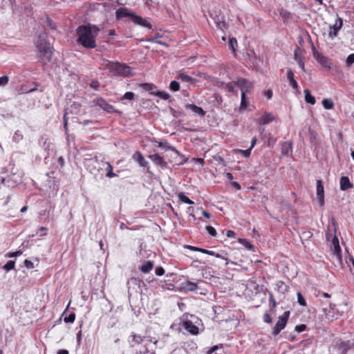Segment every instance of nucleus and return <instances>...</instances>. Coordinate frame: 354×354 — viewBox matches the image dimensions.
<instances>
[{
    "instance_id": "1",
    "label": "nucleus",
    "mask_w": 354,
    "mask_h": 354,
    "mask_svg": "<svg viewBox=\"0 0 354 354\" xmlns=\"http://www.w3.org/2000/svg\"><path fill=\"white\" fill-rule=\"evenodd\" d=\"M100 31L95 26H81L77 29L78 42L86 48L96 46L95 38Z\"/></svg>"
},
{
    "instance_id": "2",
    "label": "nucleus",
    "mask_w": 354,
    "mask_h": 354,
    "mask_svg": "<svg viewBox=\"0 0 354 354\" xmlns=\"http://www.w3.org/2000/svg\"><path fill=\"white\" fill-rule=\"evenodd\" d=\"M35 45L39 53V57L43 64L48 63L51 59L52 52L49 42L46 40L45 34H40L35 41Z\"/></svg>"
},
{
    "instance_id": "3",
    "label": "nucleus",
    "mask_w": 354,
    "mask_h": 354,
    "mask_svg": "<svg viewBox=\"0 0 354 354\" xmlns=\"http://www.w3.org/2000/svg\"><path fill=\"white\" fill-rule=\"evenodd\" d=\"M111 66L109 68V73L113 75H122L127 77L130 75L131 68L129 66L121 64L118 62L111 63Z\"/></svg>"
},
{
    "instance_id": "4",
    "label": "nucleus",
    "mask_w": 354,
    "mask_h": 354,
    "mask_svg": "<svg viewBox=\"0 0 354 354\" xmlns=\"http://www.w3.org/2000/svg\"><path fill=\"white\" fill-rule=\"evenodd\" d=\"M290 312L286 311L282 316H280L278 319V321L272 328V334L274 336H277L286 326L288 318H289Z\"/></svg>"
},
{
    "instance_id": "5",
    "label": "nucleus",
    "mask_w": 354,
    "mask_h": 354,
    "mask_svg": "<svg viewBox=\"0 0 354 354\" xmlns=\"http://www.w3.org/2000/svg\"><path fill=\"white\" fill-rule=\"evenodd\" d=\"M21 182L19 176L15 174L8 176L7 178L0 177V183L6 185L8 187H15Z\"/></svg>"
},
{
    "instance_id": "6",
    "label": "nucleus",
    "mask_w": 354,
    "mask_h": 354,
    "mask_svg": "<svg viewBox=\"0 0 354 354\" xmlns=\"http://www.w3.org/2000/svg\"><path fill=\"white\" fill-rule=\"evenodd\" d=\"M236 85L241 89V93L243 92L245 94L250 93L253 88L252 82L245 78H238Z\"/></svg>"
},
{
    "instance_id": "7",
    "label": "nucleus",
    "mask_w": 354,
    "mask_h": 354,
    "mask_svg": "<svg viewBox=\"0 0 354 354\" xmlns=\"http://www.w3.org/2000/svg\"><path fill=\"white\" fill-rule=\"evenodd\" d=\"M333 243L334 245L333 251V261H337L338 263L342 264V256L340 254L341 253V248L339 245L338 239L335 237Z\"/></svg>"
},
{
    "instance_id": "8",
    "label": "nucleus",
    "mask_w": 354,
    "mask_h": 354,
    "mask_svg": "<svg viewBox=\"0 0 354 354\" xmlns=\"http://www.w3.org/2000/svg\"><path fill=\"white\" fill-rule=\"evenodd\" d=\"M343 21L341 18H338L333 26H330L328 32V37L330 39H333L337 37L339 30L342 28Z\"/></svg>"
},
{
    "instance_id": "9",
    "label": "nucleus",
    "mask_w": 354,
    "mask_h": 354,
    "mask_svg": "<svg viewBox=\"0 0 354 354\" xmlns=\"http://www.w3.org/2000/svg\"><path fill=\"white\" fill-rule=\"evenodd\" d=\"M330 309L323 308V312L326 317V319L328 320H333L337 319L338 317V314L335 311V304L330 303L329 304Z\"/></svg>"
},
{
    "instance_id": "10",
    "label": "nucleus",
    "mask_w": 354,
    "mask_h": 354,
    "mask_svg": "<svg viewBox=\"0 0 354 354\" xmlns=\"http://www.w3.org/2000/svg\"><path fill=\"white\" fill-rule=\"evenodd\" d=\"M317 198L319 203L321 206L324 204V190L322 181L321 180H317Z\"/></svg>"
},
{
    "instance_id": "11",
    "label": "nucleus",
    "mask_w": 354,
    "mask_h": 354,
    "mask_svg": "<svg viewBox=\"0 0 354 354\" xmlns=\"http://www.w3.org/2000/svg\"><path fill=\"white\" fill-rule=\"evenodd\" d=\"M132 21L136 25H139L148 29L152 28L151 23L147 19L142 18V17L136 15V14L132 15Z\"/></svg>"
},
{
    "instance_id": "12",
    "label": "nucleus",
    "mask_w": 354,
    "mask_h": 354,
    "mask_svg": "<svg viewBox=\"0 0 354 354\" xmlns=\"http://www.w3.org/2000/svg\"><path fill=\"white\" fill-rule=\"evenodd\" d=\"M182 326L192 335H197L198 333V328L194 324L191 320H185L182 322Z\"/></svg>"
},
{
    "instance_id": "13",
    "label": "nucleus",
    "mask_w": 354,
    "mask_h": 354,
    "mask_svg": "<svg viewBox=\"0 0 354 354\" xmlns=\"http://www.w3.org/2000/svg\"><path fill=\"white\" fill-rule=\"evenodd\" d=\"M95 105L100 107L108 113L115 112L113 106L108 104L104 99L97 98L95 100Z\"/></svg>"
},
{
    "instance_id": "14",
    "label": "nucleus",
    "mask_w": 354,
    "mask_h": 354,
    "mask_svg": "<svg viewBox=\"0 0 354 354\" xmlns=\"http://www.w3.org/2000/svg\"><path fill=\"white\" fill-rule=\"evenodd\" d=\"M315 57L323 68H325L326 69H330L331 68L330 62L326 57L324 56L322 54L319 53H315Z\"/></svg>"
},
{
    "instance_id": "15",
    "label": "nucleus",
    "mask_w": 354,
    "mask_h": 354,
    "mask_svg": "<svg viewBox=\"0 0 354 354\" xmlns=\"http://www.w3.org/2000/svg\"><path fill=\"white\" fill-rule=\"evenodd\" d=\"M144 337L136 334L135 333H131L129 337V342L131 347H134L136 345L140 344L143 342Z\"/></svg>"
},
{
    "instance_id": "16",
    "label": "nucleus",
    "mask_w": 354,
    "mask_h": 354,
    "mask_svg": "<svg viewBox=\"0 0 354 354\" xmlns=\"http://www.w3.org/2000/svg\"><path fill=\"white\" fill-rule=\"evenodd\" d=\"M133 158L134 159V160L138 162L141 167L149 169V162L147 160H145V158L140 151H136L133 155Z\"/></svg>"
},
{
    "instance_id": "17",
    "label": "nucleus",
    "mask_w": 354,
    "mask_h": 354,
    "mask_svg": "<svg viewBox=\"0 0 354 354\" xmlns=\"http://www.w3.org/2000/svg\"><path fill=\"white\" fill-rule=\"evenodd\" d=\"M302 53H303V50L299 48H297L295 50L294 55H295V59L298 63L299 67L302 70H304V62L302 59Z\"/></svg>"
},
{
    "instance_id": "18",
    "label": "nucleus",
    "mask_w": 354,
    "mask_h": 354,
    "mask_svg": "<svg viewBox=\"0 0 354 354\" xmlns=\"http://www.w3.org/2000/svg\"><path fill=\"white\" fill-rule=\"evenodd\" d=\"M340 189L345 191L349 188H353V185L350 182L349 178L347 176H342L339 181Z\"/></svg>"
},
{
    "instance_id": "19",
    "label": "nucleus",
    "mask_w": 354,
    "mask_h": 354,
    "mask_svg": "<svg viewBox=\"0 0 354 354\" xmlns=\"http://www.w3.org/2000/svg\"><path fill=\"white\" fill-rule=\"evenodd\" d=\"M115 14L117 19L129 17L132 19V15H134L135 13L129 12L125 8H120L116 10Z\"/></svg>"
},
{
    "instance_id": "20",
    "label": "nucleus",
    "mask_w": 354,
    "mask_h": 354,
    "mask_svg": "<svg viewBox=\"0 0 354 354\" xmlns=\"http://www.w3.org/2000/svg\"><path fill=\"white\" fill-rule=\"evenodd\" d=\"M152 162H153L156 165L164 167L166 165V162L163 160V158L158 154H151L149 156Z\"/></svg>"
},
{
    "instance_id": "21",
    "label": "nucleus",
    "mask_w": 354,
    "mask_h": 354,
    "mask_svg": "<svg viewBox=\"0 0 354 354\" xmlns=\"http://www.w3.org/2000/svg\"><path fill=\"white\" fill-rule=\"evenodd\" d=\"M186 109H190L194 113H195L196 114H197L200 116H204L205 114V111H203V109L201 107H199L195 104H187L186 105Z\"/></svg>"
},
{
    "instance_id": "22",
    "label": "nucleus",
    "mask_w": 354,
    "mask_h": 354,
    "mask_svg": "<svg viewBox=\"0 0 354 354\" xmlns=\"http://www.w3.org/2000/svg\"><path fill=\"white\" fill-rule=\"evenodd\" d=\"M287 77L288 79L290 85L293 88H295V89L298 88V84H297V81L294 78V73H293V72H292V71L291 69H289L288 71V72H287Z\"/></svg>"
},
{
    "instance_id": "23",
    "label": "nucleus",
    "mask_w": 354,
    "mask_h": 354,
    "mask_svg": "<svg viewBox=\"0 0 354 354\" xmlns=\"http://www.w3.org/2000/svg\"><path fill=\"white\" fill-rule=\"evenodd\" d=\"M183 288L187 291L194 292L197 290L198 286L196 283L187 281L183 283Z\"/></svg>"
},
{
    "instance_id": "24",
    "label": "nucleus",
    "mask_w": 354,
    "mask_h": 354,
    "mask_svg": "<svg viewBox=\"0 0 354 354\" xmlns=\"http://www.w3.org/2000/svg\"><path fill=\"white\" fill-rule=\"evenodd\" d=\"M292 152V145L290 142H284L281 145V153L284 156H288Z\"/></svg>"
},
{
    "instance_id": "25",
    "label": "nucleus",
    "mask_w": 354,
    "mask_h": 354,
    "mask_svg": "<svg viewBox=\"0 0 354 354\" xmlns=\"http://www.w3.org/2000/svg\"><path fill=\"white\" fill-rule=\"evenodd\" d=\"M153 267V263L151 261H146L142 266L140 267V270L143 273H148L149 272Z\"/></svg>"
},
{
    "instance_id": "26",
    "label": "nucleus",
    "mask_w": 354,
    "mask_h": 354,
    "mask_svg": "<svg viewBox=\"0 0 354 354\" xmlns=\"http://www.w3.org/2000/svg\"><path fill=\"white\" fill-rule=\"evenodd\" d=\"M274 118L272 114H270L269 113H265L263 116L259 120V122L261 124H268V123L271 122L272 121L274 120Z\"/></svg>"
},
{
    "instance_id": "27",
    "label": "nucleus",
    "mask_w": 354,
    "mask_h": 354,
    "mask_svg": "<svg viewBox=\"0 0 354 354\" xmlns=\"http://www.w3.org/2000/svg\"><path fill=\"white\" fill-rule=\"evenodd\" d=\"M305 100L306 102L310 104H315L316 102L315 98L310 94V92L308 89L304 90Z\"/></svg>"
},
{
    "instance_id": "28",
    "label": "nucleus",
    "mask_w": 354,
    "mask_h": 354,
    "mask_svg": "<svg viewBox=\"0 0 354 354\" xmlns=\"http://www.w3.org/2000/svg\"><path fill=\"white\" fill-rule=\"evenodd\" d=\"M177 78L181 81L187 82H193L195 80L192 77L187 75L184 73H180V74H178Z\"/></svg>"
},
{
    "instance_id": "29",
    "label": "nucleus",
    "mask_w": 354,
    "mask_h": 354,
    "mask_svg": "<svg viewBox=\"0 0 354 354\" xmlns=\"http://www.w3.org/2000/svg\"><path fill=\"white\" fill-rule=\"evenodd\" d=\"M248 104H249V101L246 98V94H245L243 92H242L240 110L245 109L247 108Z\"/></svg>"
},
{
    "instance_id": "30",
    "label": "nucleus",
    "mask_w": 354,
    "mask_h": 354,
    "mask_svg": "<svg viewBox=\"0 0 354 354\" xmlns=\"http://www.w3.org/2000/svg\"><path fill=\"white\" fill-rule=\"evenodd\" d=\"M178 196L180 201L183 203L189 205L194 204V202L192 200H190L187 196H185V194L183 192L179 193Z\"/></svg>"
},
{
    "instance_id": "31",
    "label": "nucleus",
    "mask_w": 354,
    "mask_h": 354,
    "mask_svg": "<svg viewBox=\"0 0 354 354\" xmlns=\"http://www.w3.org/2000/svg\"><path fill=\"white\" fill-rule=\"evenodd\" d=\"M322 105L325 109H332L334 106V103L330 99H324L322 100Z\"/></svg>"
},
{
    "instance_id": "32",
    "label": "nucleus",
    "mask_w": 354,
    "mask_h": 354,
    "mask_svg": "<svg viewBox=\"0 0 354 354\" xmlns=\"http://www.w3.org/2000/svg\"><path fill=\"white\" fill-rule=\"evenodd\" d=\"M111 63H112V62L102 58V59H101V61H100V66H102V68L103 69L109 71V68H110V66H111Z\"/></svg>"
},
{
    "instance_id": "33",
    "label": "nucleus",
    "mask_w": 354,
    "mask_h": 354,
    "mask_svg": "<svg viewBox=\"0 0 354 354\" xmlns=\"http://www.w3.org/2000/svg\"><path fill=\"white\" fill-rule=\"evenodd\" d=\"M142 87L146 91H151V93L155 94L153 90L156 88V86L151 83H145L142 84Z\"/></svg>"
},
{
    "instance_id": "34",
    "label": "nucleus",
    "mask_w": 354,
    "mask_h": 354,
    "mask_svg": "<svg viewBox=\"0 0 354 354\" xmlns=\"http://www.w3.org/2000/svg\"><path fill=\"white\" fill-rule=\"evenodd\" d=\"M297 296L298 304L302 306H306V300H305V298L304 297V296L302 295V294L300 292H297Z\"/></svg>"
},
{
    "instance_id": "35",
    "label": "nucleus",
    "mask_w": 354,
    "mask_h": 354,
    "mask_svg": "<svg viewBox=\"0 0 354 354\" xmlns=\"http://www.w3.org/2000/svg\"><path fill=\"white\" fill-rule=\"evenodd\" d=\"M169 88L171 91L176 92L180 89V84L176 81H172V82H171Z\"/></svg>"
},
{
    "instance_id": "36",
    "label": "nucleus",
    "mask_w": 354,
    "mask_h": 354,
    "mask_svg": "<svg viewBox=\"0 0 354 354\" xmlns=\"http://www.w3.org/2000/svg\"><path fill=\"white\" fill-rule=\"evenodd\" d=\"M155 95L165 100L170 97V95L165 91H157Z\"/></svg>"
},
{
    "instance_id": "37",
    "label": "nucleus",
    "mask_w": 354,
    "mask_h": 354,
    "mask_svg": "<svg viewBox=\"0 0 354 354\" xmlns=\"http://www.w3.org/2000/svg\"><path fill=\"white\" fill-rule=\"evenodd\" d=\"M229 46L232 49V52L235 53L236 47L237 46V41L235 38H231L229 41Z\"/></svg>"
},
{
    "instance_id": "38",
    "label": "nucleus",
    "mask_w": 354,
    "mask_h": 354,
    "mask_svg": "<svg viewBox=\"0 0 354 354\" xmlns=\"http://www.w3.org/2000/svg\"><path fill=\"white\" fill-rule=\"evenodd\" d=\"M106 165H107V168L106 169V170L107 171V173H106V176H108L109 178H113L114 176H115V174H114L112 170H113V167L111 165V164L109 162H106Z\"/></svg>"
},
{
    "instance_id": "39",
    "label": "nucleus",
    "mask_w": 354,
    "mask_h": 354,
    "mask_svg": "<svg viewBox=\"0 0 354 354\" xmlns=\"http://www.w3.org/2000/svg\"><path fill=\"white\" fill-rule=\"evenodd\" d=\"M15 263L14 261H9L3 266V268L4 270L9 271L15 268Z\"/></svg>"
},
{
    "instance_id": "40",
    "label": "nucleus",
    "mask_w": 354,
    "mask_h": 354,
    "mask_svg": "<svg viewBox=\"0 0 354 354\" xmlns=\"http://www.w3.org/2000/svg\"><path fill=\"white\" fill-rule=\"evenodd\" d=\"M75 319V314L74 313H71L68 316L65 317L64 320L66 323H73Z\"/></svg>"
},
{
    "instance_id": "41",
    "label": "nucleus",
    "mask_w": 354,
    "mask_h": 354,
    "mask_svg": "<svg viewBox=\"0 0 354 354\" xmlns=\"http://www.w3.org/2000/svg\"><path fill=\"white\" fill-rule=\"evenodd\" d=\"M236 84V82H230L225 84V89L230 92L233 93L234 91V85Z\"/></svg>"
},
{
    "instance_id": "42",
    "label": "nucleus",
    "mask_w": 354,
    "mask_h": 354,
    "mask_svg": "<svg viewBox=\"0 0 354 354\" xmlns=\"http://www.w3.org/2000/svg\"><path fill=\"white\" fill-rule=\"evenodd\" d=\"M346 263L348 266L349 267L351 272H353V269H354V259L353 257H349L346 259Z\"/></svg>"
},
{
    "instance_id": "43",
    "label": "nucleus",
    "mask_w": 354,
    "mask_h": 354,
    "mask_svg": "<svg viewBox=\"0 0 354 354\" xmlns=\"http://www.w3.org/2000/svg\"><path fill=\"white\" fill-rule=\"evenodd\" d=\"M47 232H48V228H46L45 227H40L37 231V234L41 236H43L46 235Z\"/></svg>"
},
{
    "instance_id": "44",
    "label": "nucleus",
    "mask_w": 354,
    "mask_h": 354,
    "mask_svg": "<svg viewBox=\"0 0 354 354\" xmlns=\"http://www.w3.org/2000/svg\"><path fill=\"white\" fill-rule=\"evenodd\" d=\"M134 93L133 92L129 91L124 93V95L122 96V100H132L134 98Z\"/></svg>"
},
{
    "instance_id": "45",
    "label": "nucleus",
    "mask_w": 354,
    "mask_h": 354,
    "mask_svg": "<svg viewBox=\"0 0 354 354\" xmlns=\"http://www.w3.org/2000/svg\"><path fill=\"white\" fill-rule=\"evenodd\" d=\"M239 242L241 243H242L248 249L251 250L253 248L252 245L249 241H248L246 239H240Z\"/></svg>"
},
{
    "instance_id": "46",
    "label": "nucleus",
    "mask_w": 354,
    "mask_h": 354,
    "mask_svg": "<svg viewBox=\"0 0 354 354\" xmlns=\"http://www.w3.org/2000/svg\"><path fill=\"white\" fill-rule=\"evenodd\" d=\"M354 63V53L349 55L346 60V64L348 66H351Z\"/></svg>"
},
{
    "instance_id": "47",
    "label": "nucleus",
    "mask_w": 354,
    "mask_h": 354,
    "mask_svg": "<svg viewBox=\"0 0 354 354\" xmlns=\"http://www.w3.org/2000/svg\"><path fill=\"white\" fill-rule=\"evenodd\" d=\"M277 286L281 292H286L288 290V286L283 281H279Z\"/></svg>"
},
{
    "instance_id": "48",
    "label": "nucleus",
    "mask_w": 354,
    "mask_h": 354,
    "mask_svg": "<svg viewBox=\"0 0 354 354\" xmlns=\"http://www.w3.org/2000/svg\"><path fill=\"white\" fill-rule=\"evenodd\" d=\"M239 152L240 154H241L243 156L247 158L250 155V152H251V148H249L246 150H242V149H239Z\"/></svg>"
},
{
    "instance_id": "49",
    "label": "nucleus",
    "mask_w": 354,
    "mask_h": 354,
    "mask_svg": "<svg viewBox=\"0 0 354 354\" xmlns=\"http://www.w3.org/2000/svg\"><path fill=\"white\" fill-rule=\"evenodd\" d=\"M8 82V77L6 75L0 77V86H6Z\"/></svg>"
},
{
    "instance_id": "50",
    "label": "nucleus",
    "mask_w": 354,
    "mask_h": 354,
    "mask_svg": "<svg viewBox=\"0 0 354 354\" xmlns=\"http://www.w3.org/2000/svg\"><path fill=\"white\" fill-rule=\"evenodd\" d=\"M206 230H207V231L208 232V233L211 236H216V230L213 227H212V226H207L206 227Z\"/></svg>"
},
{
    "instance_id": "51",
    "label": "nucleus",
    "mask_w": 354,
    "mask_h": 354,
    "mask_svg": "<svg viewBox=\"0 0 354 354\" xmlns=\"http://www.w3.org/2000/svg\"><path fill=\"white\" fill-rule=\"evenodd\" d=\"M306 326L305 324H300L295 326V330L297 333L303 332L306 330Z\"/></svg>"
},
{
    "instance_id": "52",
    "label": "nucleus",
    "mask_w": 354,
    "mask_h": 354,
    "mask_svg": "<svg viewBox=\"0 0 354 354\" xmlns=\"http://www.w3.org/2000/svg\"><path fill=\"white\" fill-rule=\"evenodd\" d=\"M155 272H156V275L162 276L165 273V270L162 267H158V268H156Z\"/></svg>"
},
{
    "instance_id": "53",
    "label": "nucleus",
    "mask_w": 354,
    "mask_h": 354,
    "mask_svg": "<svg viewBox=\"0 0 354 354\" xmlns=\"http://www.w3.org/2000/svg\"><path fill=\"white\" fill-rule=\"evenodd\" d=\"M22 254L21 250H18L15 252H10L8 254V257H15Z\"/></svg>"
},
{
    "instance_id": "54",
    "label": "nucleus",
    "mask_w": 354,
    "mask_h": 354,
    "mask_svg": "<svg viewBox=\"0 0 354 354\" xmlns=\"http://www.w3.org/2000/svg\"><path fill=\"white\" fill-rule=\"evenodd\" d=\"M269 301L270 303H272V308H275L277 306V302L275 301L274 297L272 293L270 294L269 296Z\"/></svg>"
},
{
    "instance_id": "55",
    "label": "nucleus",
    "mask_w": 354,
    "mask_h": 354,
    "mask_svg": "<svg viewBox=\"0 0 354 354\" xmlns=\"http://www.w3.org/2000/svg\"><path fill=\"white\" fill-rule=\"evenodd\" d=\"M263 320H264L265 322L268 323V324L272 322V318H271L270 315L269 314H268V313H266L264 315Z\"/></svg>"
},
{
    "instance_id": "56",
    "label": "nucleus",
    "mask_w": 354,
    "mask_h": 354,
    "mask_svg": "<svg viewBox=\"0 0 354 354\" xmlns=\"http://www.w3.org/2000/svg\"><path fill=\"white\" fill-rule=\"evenodd\" d=\"M24 264H25V266L28 268H33V263L31 261H29L28 259L25 260Z\"/></svg>"
},
{
    "instance_id": "57",
    "label": "nucleus",
    "mask_w": 354,
    "mask_h": 354,
    "mask_svg": "<svg viewBox=\"0 0 354 354\" xmlns=\"http://www.w3.org/2000/svg\"><path fill=\"white\" fill-rule=\"evenodd\" d=\"M226 235L229 238H233L235 236V232L232 230H229L227 231Z\"/></svg>"
},
{
    "instance_id": "58",
    "label": "nucleus",
    "mask_w": 354,
    "mask_h": 354,
    "mask_svg": "<svg viewBox=\"0 0 354 354\" xmlns=\"http://www.w3.org/2000/svg\"><path fill=\"white\" fill-rule=\"evenodd\" d=\"M82 340V330H80L77 335V342L78 344H81Z\"/></svg>"
},
{
    "instance_id": "59",
    "label": "nucleus",
    "mask_w": 354,
    "mask_h": 354,
    "mask_svg": "<svg viewBox=\"0 0 354 354\" xmlns=\"http://www.w3.org/2000/svg\"><path fill=\"white\" fill-rule=\"evenodd\" d=\"M187 248L192 251L199 252L201 248H197L192 245H187Z\"/></svg>"
},
{
    "instance_id": "60",
    "label": "nucleus",
    "mask_w": 354,
    "mask_h": 354,
    "mask_svg": "<svg viewBox=\"0 0 354 354\" xmlns=\"http://www.w3.org/2000/svg\"><path fill=\"white\" fill-rule=\"evenodd\" d=\"M265 95L267 97L268 99H271L272 96V91L271 90H268L266 92Z\"/></svg>"
},
{
    "instance_id": "61",
    "label": "nucleus",
    "mask_w": 354,
    "mask_h": 354,
    "mask_svg": "<svg viewBox=\"0 0 354 354\" xmlns=\"http://www.w3.org/2000/svg\"><path fill=\"white\" fill-rule=\"evenodd\" d=\"M257 138L254 137L252 138V140H251V146L250 148H251V149L254 147V145H256L257 143Z\"/></svg>"
},
{
    "instance_id": "62",
    "label": "nucleus",
    "mask_w": 354,
    "mask_h": 354,
    "mask_svg": "<svg viewBox=\"0 0 354 354\" xmlns=\"http://www.w3.org/2000/svg\"><path fill=\"white\" fill-rule=\"evenodd\" d=\"M99 84L97 82H92L91 84V86L95 89H97Z\"/></svg>"
},
{
    "instance_id": "63",
    "label": "nucleus",
    "mask_w": 354,
    "mask_h": 354,
    "mask_svg": "<svg viewBox=\"0 0 354 354\" xmlns=\"http://www.w3.org/2000/svg\"><path fill=\"white\" fill-rule=\"evenodd\" d=\"M58 162L59 163L61 167H63L64 165V159L62 157H59L58 158Z\"/></svg>"
},
{
    "instance_id": "64",
    "label": "nucleus",
    "mask_w": 354,
    "mask_h": 354,
    "mask_svg": "<svg viewBox=\"0 0 354 354\" xmlns=\"http://www.w3.org/2000/svg\"><path fill=\"white\" fill-rule=\"evenodd\" d=\"M57 354H68V351L66 350H59L57 353Z\"/></svg>"
}]
</instances>
